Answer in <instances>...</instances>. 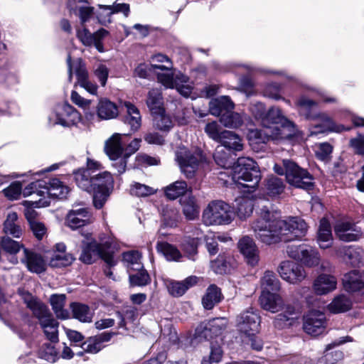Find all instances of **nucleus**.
I'll return each mask as SVG.
<instances>
[{
  "mask_svg": "<svg viewBox=\"0 0 364 364\" xmlns=\"http://www.w3.org/2000/svg\"><path fill=\"white\" fill-rule=\"evenodd\" d=\"M279 219L269 210H262L261 217L252 225L255 237L266 245L276 244L283 241L280 228L276 225Z\"/></svg>",
  "mask_w": 364,
  "mask_h": 364,
  "instance_id": "39448f33",
  "label": "nucleus"
},
{
  "mask_svg": "<svg viewBox=\"0 0 364 364\" xmlns=\"http://www.w3.org/2000/svg\"><path fill=\"white\" fill-rule=\"evenodd\" d=\"M74 258L70 254H55L50 261L53 267H66L72 264Z\"/></svg>",
  "mask_w": 364,
  "mask_h": 364,
  "instance_id": "69168bd1",
  "label": "nucleus"
},
{
  "mask_svg": "<svg viewBox=\"0 0 364 364\" xmlns=\"http://www.w3.org/2000/svg\"><path fill=\"white\" fill-rule=\"evenodd\" d=\"M1 248L10 255L18 253L23 247L20 242L14 240L8 236H4L0 242Z\"/></svg>",
  "mask_w": 364,
  "mask_h": 364,
  "instance_id": "052dcab7",
  "label": "nucleus"
},
{
  "mask_svg": "<svg viewBox=\"0 0 364 364\" xmlns=\"http://www.w3.org/2000/svg\"><path fill=\"white\" fill-rule=\"evenodd\" d=\"M198 238L186 237L182 244L183 251L188 255L190 259L195 260V256L197 254L198 246Z\"/></svg>",
  "mask_w": 364,
  "mask_h": 364,
  "instance_id": "338daca9",
  "label": "nucleus"
},
{
  "mask_svg": "<svg viewBox=\"0 0 364 364\" xmlns=\"http://www.w3.org/2000/svg\"><path fill=\"white\" fill-rule=\"evenodd\" d=\"M238 248L245 257L248 264L256 266L259 260V250L254 240L245 236L238 242Z\"/></svg>",
  "mask_w": 364,
  "mask_h": 364,
  "instance_id": "412c9836",
  "label": "nucleus"
},
{
  "mask_svg": "<svg viewBox=\"0 0 364 364\" xmlns=\"http://www.w3.org/2000/svg\"><path fill=\"white\" fill-rule=\"evenodd\" d=\"M220 122L228 128H237L242 124V119L240 114L234 112H225L221 115Z\"/></svg>",
  "mask_w": 364,
  "mask_h": 364,
  "instance_id": "6e6d98bb",
  "label": "nucleus"
},
{
  "mask_svg": "<svg viewBox=\"0 0 364 364\" xmlns=\"http://www.w3.org/2000/svg\"><path fill=\"white\" fill-rule=\"evenodd\" d=\"M336 284L337 281L333 276L323 274L315 279L314 289L317 294H326L336 289Z\"/></svg>",
  "mask_w": 364,
  "mask_h": 364,
  "instance_id": "cd10ccee",
  "label": "nucleus"
},
{
  "mask_svg": "<svg viewBox=\"0 0 364 364\" xmlns=\"http://www.w3.org/2000/svg\"><path fill=\"white\" fill-rule=\"evenodd\" d=\"M260 317L252 309L242 312L236 318V326L243 335H250L251 332H258Z\"/></svg>",
  "mask_w": 364,
  "mask_h": 364,
  "instance_id": "dca6fc26",
  "label": "nucleus"
},
{
  "mask_svg": "<svg viewBox=\"0 0 364 364\" xmlns=\"http://www.w3.org/2000/svg\"><path fill=\"white\" fill-rule=\"evenodd\" d=\"M65 299V294H52L50 297L52 309L57 318L60 319H67L70 317L68 311L64 308Z\"/></svg>",
  "mask_w": 364,
  "mask_h": 364,
  "instance_id": "a19ab883",
  "label": "nucleus"
},
{
  "mask_svg": "<svg viewBox=\"0 0 364 364\" xmlns=\"http://www.w3.org/2000/svg\"><path fill=\"white\" fill-rule=\"evenodd\" d=\"M188 191L187 183L184 181H177L165 189V193L167 198L174 200L183 195Z\"/></svg>",
  "mask_w": 364,
  "mask_h": 364,
  "instance_id": "3c124183",
  "label": "nucleus"
},
{
  "mask_svg": "<svg viewBox=\"0 0 364 364\" xmlns=\"http://www.w3.org/2000/svg\"><path fill=\"white\" fill-rule=\"evenodd\" d=\"M351 301L343 295L336 297L328 305L330 311L340 313L349 310L351 307Z\"/></svg>",
  "mask_w": 364,
  "mask_h": 364,
  "instance_id": "5fc2aeb1",
  "label": "nucleus"
},
{
  "mask_svg": "<svg viewBox=\"0 0 364 364\" xmlns=\"http://www.w3.org/2000/svg\"><path fill=\"white\" fill-rule=\"evenodd\" d=\"M156 250L169 261H178L182 257L180 251L176 247L167 242H158Z\"/></svg>",
  "mask_w": 364,
  "mask_h": 364,
  "instance_id": "09e8293b",
  "label": "nucleus"
},
{
  "mask_svg": "<svg viewBox=\"0 0 364 364\" xmlns=\"http://www.w3.org/2000/svg\"><path fill=\"white\" fill-rule=\"evenodd\" d=\"M47 338L53 343L58 342L59 323L52 316L40 323Z\"/></svg>",
  "mask_w": 364,
  "mask_h": 364,
  "instance_id": "c03bdc74",
  "label": "nucleus"
},
{
  "mask_svg": "<svg viewBox=\"0 0 364 364\" xmlns=\"http://www.w3.org/2000/svg\"><path fill=\"white\" fill-rule=\"evenodd\" d=\"M96 112L97 117L102 120L115 119L119 115L117 105L105 97L99 100L96 106Z\"/></svg>",
  "mask_w": 364,
  "mask_h": 364,
  "instance_id": "393cba45",
  "label": "nucleus"
},
{
  "mask_svg": "<svg viewBox=\"0 0 364 364\" xmlns=\"http://www.w3.org/2000/svg\"><path fill=\"white\" fill-rule=\"evenodd\" d=\"M126 108V115L124 117V124H128L133 132H136L141 127V117L138 108L130 102L122 103Z\"/></svg>",
  "mask_w": 364,
  "mask_h": 364,
  "instance_id": "bb28decb",
  "label": "nucleus"
},
{
  "mask_svg": "<svg viewBox=\"0 0 364 364\" xmlns=\"http://www.w3.org/2000/svg\"><path fill=\"white\" fill-rule=\"evenodd\" d=\"M176 159L181 172L187 178H193L203 158L200 150H189L183 146L176 151Z\"/></svg>",
  "mask_w": 364,
  "mask_h": 364,
  "instance_id": "9b49d317",
  "label": "nucleus"
},
{
  "mask_svg": "<svg viewBox=\"0 0 364 364\" xmlns=\"http://www.w3.org/2000/svg\"><path fill=\"white\" fill-rule=\"evenodd\" d=\"M299 317V310L298 306L287 303L284 305L283 312L275 317L274 326L278 329L289 328L297 322Z\"/></svg>",
  "mask_w": 364,
  "mask_h": 364,
  "instance_id": "aec40b11",
  "label": "nucleus"
},
{
  "mask_svg": "<svg viewBox=\"0 0 364 364\" xmlns=\"http://www.w3.org/2000/svg\"><path fill=\"white\" fill-rule=\"evenodd\" d=\"M38 356L50 363H55L58 359V353L51 343H43L38 350Z\"/></svg>",
  "mask_w": 364,
  "mask_h": 364,
  "instance_id": "603ef678",
  "label": "nucleus"
},
{
  "mask_svg": "<svg viewBox=\"0 0 364 364\" xmlns=\"http://www.w3.org/2000/svg\"><path fill=\"white\" fill-rule=\"evenodd\" d=\"M262 128L250 131L249 138L255 143H266L269 140L291 139L296 136V125L282 114L279 107H272L262 119Z\"/></svg>",
  "mask_w": 364,
  "mask_h": 364,
  "instance_id": "f257e3e1",
  "label": "nucleus"
},
{
  "mask_svg": "<svg viewBox=\"0 0 364 364\" xmlns=\"http://www.w3.org/2000/svg\"><path fill=\"white\" fill-rule=\"evenodd\" d=\"M23 255L21 262L29 272L40 274L46 271V262L41 255L26 248L23 249Z\"/></svg>",
  "mask_w": 364,
  "mask_h": 364,
  "instance_id": "5701e85b",
  "label": "nucleus"
},
{
  "mask_svg": "<svg viewBox=\"0 0 364 364\" xmlns=\"http://www.w3.org/2000/svg\"><path fill=\"white\" fill-rule=\"evenodd\" d=\"M230 132L234 136L233 137H228V139H225L227 143L225 144L223 141H220L219 143L221 144L220 146L225 147V149L233 151H240L243 149L244 144L243 140L240 135L237 134L230 131Z\"/></svg>",
  "mask_w": 364,
  "mask_h": 364,
  "instance_id": "680f3d73",
  "label": "nucleus"
},
{
  "mask_svg": "<svg viewBox=\"0 0 364 364\" xmlns=\"http://www.w3.org/2000/svg\"><path fill=\"white\" fill-rule=\"evenodd\" d=\"M173 82L174 88H176L181 95L185 97H188L191 95L193 86L188 76L179 73L173 76Z\"/></svg>",
  "mask_w": 364,
  "mask_h": 364,
  "instance_id": "a18cd8bd",
  "label": "nucleus"
},
{
  "mask_svg": "<svg viewBox=\"0 0 364 364\" xmlns=\"http://www.w3.org/2000/svg\"><path fill=\"white\" fill-rule=\"evenodd\" d=\"M28 308H29L34 315L38 319L39 323L52 316L48 307L42 302L36 299L31 298L26 300Z\"/></svg>",
  "mask_w": 364,
  "mask_h": 364,
  "instance_id": "4c0bfd02",
  "label": "nucleus"
},
{
  "mask_svg": "<svg viewBox=\"0 0 364 364\" xmlns=\"http://www.w3.org/2000/svg\"><path fill=\"white\" fill-rule=\"evenodd\" d=\"M224 148L220 145L218 146L214 152L213 158L218 166L223 168H228L231 166L232 162L230 159V154Z\"/></svg>",
  "mask_w": 364,
  "mask_h": 364,
  "instance_id": "13d9d810",
  "label": "nucleus"
},
{
  "mask_svg": "<svg viewBox=\"0 0 364 364\" xmlns=\"http://www.w3.org/2000/svg\"><path fill=\"white\" fill-rule=\"evenodd\" d=\"M51 124H60L63 127H70L80 121V113L72 106L64 105L58 107L53 117H50Z\"/></svg>",
  "mask_w": 364,
  "mask_h": 364,
  "instance_id": "a211bd4d",
  "label": "nucleus"
},
{
  "mask_svg": "<svg viewBox=\"0 0 364 364\" xmlns=\"http://www.w3.org/2000/svg\"><path fill=\"white\" fill-rule=\"evenodd\" d=\"M99 11L95 12V16L101 25L107 26L112 23V11L107 5L98 4Z\"/></svg>",
  "mask_w": 364,
  "mask_h": 364,
  "instance_id": "0e129e2a",
  "label": "nucleus"
},
{
  "mask_svg": "<svg viewBox=\"0 0 364 364\" xmlns=\"http://www.w3.org/2000/svg\"><path fill=\"white\" fill-rule=\"evenodd\" d=\"M3 231L4 233L9 234L16 238H19L21 236L23 230L16 212L8 213L4 223Z\"/></svg>",
  "mask_w": 364,
  "mask_h": 364,
  "instance_id": "72a5a7b5",
  "label": "nucleus"
},
{
  "mask_svg": "<svg viewBox=\"0 0 364 364\" xmlns=\"http://www.w3.org/2000/svg\"><path fill=\"white\" fill-rule=\"evenodd\" d=\"M114 186V179L108 171L92 175V191L95 208H101L109 196Z\"/></svg>",
  "mask_w": 364,
  "mask_h": 364,
  "instance_id": "6e6552de",
  "label": "nucleus"
},
{
  "mask_svg": "<svg viewBox=\"0 0 364 364\" xmlns=\"http://www.w3.org/2000/svg\"><path fill=\"white\" fill-rule=\"evenodd\" d=\"M276 225L280 228L284 242L302 237L305 235L308 229L306 222L299 217H291L287 220L279 219V223Z\"/></svg>",
  "mask_w": 364,
  "mask_h": 364,
  "instance_id": "4468645a",
  "label": "nucleus"
},
{
  "mask_svg": "<svg viewBox=\"0 0 364 364\" xmlns=\"http://www.w3.org/2000/svg\"><path fill=\"white\" fill-rule=\"evenodd\" d=\"M287 181L296 188L311 190L314 187L313 177L306 170L290 160H283Z\"/></svg>",
  "mask_w": 364,
  "mask_h": 364,
  "instance_id": "9d476101",
  "label": "nucleus"
},
{
  "mask_svg": "<svg viewBox=\"0 0 364 364\" xmlns=\"http://www.w3.org/2000/svg\"><path fill=\"white\" fill-rule=\"evenodd\" d=\"M146 104L152 114L164 110L163 97L160 89L153 88L147 93Z\"/></svg>",
  "mask_w": 364,
  "mask_h": 364,
  "instance_id": "79ce46f5",
  "label": "nucleus"
},
{
  "mask_svg": "<svg viewBox=\"0 0 364 364\" xmlns=\"http://www.w3.org/2000/svg\"><path fill=\"white\" fill-rule=\"evenodd\" d=\"M220 289L215 284L210 285L202 298V304L205 309H212L222 300Z\"/></svg>",
  "mask_w": 364,
  "mask_h": 364,
  "instance_id": "e433bc0d",
  "label": "nucleus"
},
{
  "mask_svg": "<svg viewBox=\"0 0 364 364\" xmlns=\"http://www.w3.org/2000/svg\"><path fill=\"white\" fill-rule=\"evenodd\" d=\"M238 217L245 219L250 216L253 210V201L247 197H240L235 200Z\"/></svg>",
  "mask_w": 364,
  "mask_h": 364,
  "instance_id": "8fccbe9b",
  "label": "nucleus"
},
{
  "mask_svg": "<svg viewBox=\"0 0 364 364\" xmlns=\"http://www.w3.org/2000/svg\"><path fill=\"white\" fill-rule=\"evenodd\" d=\"M264 291H278L280 289V282L274 272L267 271L261 279Z\"/></svg>",
  "mask_w": 364,
  "mask_h": 364,
  "instance_id": "864d4df0",
  "label": "nucleus"
},
{
  "mask_svg": "<svg viewBox=\"0 0 364 364\" xmlns=\"http://www.w3.org/2000/svg\"><path fill=\"white\" fill-rule=\"evenodd\" d=\"M317 242L322 249L330 247L333 243L331 227L326 218H322L320 221L317 232Z\"/></svg>",
  "mask_w": 364,
  "mask_h": 364,
  "instance_id": "7c9ffc66",
  "label": "nucleus"
},
{
  "mask_svg": "<svg viewBox=\"0 0 364 364\" xmlns=\"http://www.w3.org/2000/svg\"><path fill=\"white\" fill-rule=\"evenodd\" d=\"M140 271L135 274L129 275V282L132 286H145L150 282V277L144 269Z\"/></svg>",
  "mask_w": 364,
  "mask_h": 364,
  "instance_id": "774afa93",
  "label": "nucleus"
},
{
  "mask_svg": "<svg viewBox=\"0 0 364 364\" xmlns=\"http://www.w3.org/2000/svg\"><path fill=\"white\" fill-rule=\"evenodd\" d=\"M335 233L337 237L344 242H352L358 240L361 232L356 228V226L348 221H338L334 227Z\"/></svg>",
  "mask_w": 364,
  "mask_h": 364,
  "instance_id": "4be33fe9",
  "label": "nucleus"
},
{
  "mask_svg": "<svg viewBox=\"0 0 364 364\" xmlns=\"http://www.w3.org/2000/svg\"><path fill=\"white\" fill-rule=\"evenodd\" d=\"M157 189L154 187L137 182L132 184L130 188L131 194L137 197H147L154 195Z\"/></svg>",
  "mask_w": 364,
  "mask_h": 364,
  "instance_id": "bf43d9fd",
  "label": "nucleus"
},
{
  "mask_svg": "<svg viewBox=\"0 0 364 364\" xmlns=\"http://www.w3.org/2000/svg\"><path fill=\"white\" fill-rule=\"evenodd\" d=\"M198 278L196 276H190L184 280L178 282L170 280L167 282V289L171 295L175 297L181 296L191 287L197 284Z\"/></svg>",
  "mask_w": 364,
  "mask_h": 364,
  "instance_id": "a878e982",
  "label": "nucleus"
},
{
  "mask_svg": "<svg viewBox=\"0 0 364 364\" xmlns=\"http://www.w3.org/2000/svg\"><path fill=\"white\" fill-rule=\"evenodd\" d=\"M285 184L283 180L275 176H270L265 180V191L270 197H276L284 193Z\"/></svg>",
  "mask_w": 364,
  "mask_h": 364,
  "instance_id": "37998d69",
  "label": "nucleus"
},
{
  "mask_svg": "<svg viewBox=\"0 0 364 364\" xmlns=\"http://www.w3.org/2000/svg\"><path fill=\"white\" fill-rule=\"evenodd\" d=\"M180 203L186 219L192 220L198 217L199 206L193 196H182L180 199Z\"/></svg>",
  "mask_w": 364,
  "mask_h": 364,
  "instance_id": "f704fd0d",
  "label": "nucleus"
},
{
  "mask_svg": "<svg viewBox=\"0 0 364 364\" xmlns=\"http://www.w3.org/2000/svg\"><path fill=\"white\" fill-rule=\"evenodd\" d=\"M138 317V309L133 306H124L121 311L116 312L119 328H126L128 323L134 322Z\"/></svg>",
  "mask_w": 364,
  "mask_h": 364,
  "instance_id": "ea45409f",
  "label": "nucleus"
},
{
  "mask_svg": "<svg viewBox=\"0 0 364 364\" xmlns=\"http://www.w3.org/2000/svg\"><path fill=\"white\" fill-rule=\"evenodd\" d=\"M73 317L82 323H91L94 316V311L90 308L82 303L73 302L70 305Z\"/></svg>",
  "mask_w": 364,
  "mask_h": 364,
  "instance_id": "473e14b6",
  "label": "nucleus"
},
{
  "mask_svg": "<svg viewBox=\"0 0 364 364\" xmlns=\"http://www.w3.org/2000/svg\"><path fill=\"white\" fill-rule=\"evenodd\" d=\"M153 114L154 124L157 129L168 131L173 127V122L171 117L165 113L164 109Z\"/></svg>",
  "mask_w": 364,
  "mask_h": 364,
  "instance_id": "4d7b16f0",
  "label": "nucleus"
},
{
  "mask_svg": "<svg viewBox=\"0 0 364 364\" xmlns=\"http://www.w3.org/2000/svg\"><path fill=\"white\" fill-rule=\"evenodd\" d=\"M304 330L313 336L321 334L326 328L325 315L318 311H311L304 317Z\"/></svg>",
  "mask_w": 364,
  "mask_h": 364,
  "instance_id": "6ab92c4d",
  "label": "nucleus"
},
{
  "mask_svg": "<svg viewBox=\"0 0 364 364\" xmlns=\"http://www.w3.org/2000/svg\"><path fill=\"white\" fill-rule=\"evenodd\" d=\"M162 226L176 227L180 218L178 210L173 207L166 205L162 209Z\"/></svg>",
  "mask_w": 364,
  "mask_h": 364,
  "instance_id": "49530a36",
  "label": "nucleus"
},
{
  "mask_svg": "<svg viewBox=\"0 0 364 364\" xmlns=\"http://www.w3.org/2000/svg\"><path fill=\"white\" fill-rule=\"evenodd\" d=\"M108 34L109 32L104 28H100L93 33H91L85 26L82 29L77 30V37L85 46H92L96 38H105Z\"/></svg>",
  "mask_w": 364,
  "mask_h": 364,
  "instance_id": "58836bf2",
  "label": "nucleus"
},
{
  "mask_svg": "<svg viewBox=\"0 0 364 364\" xmlns=\"http://www.w3.org/2000/svg\"><path fill=\"white\" fill-rule=\"evenodd\" d=\"M204 131L210 139L217 142L223 141L225 144H228L225 139L234 136L230 131L222 130L220 125L216 122L208 123Z\"/></svg>",
  "mask_w": 364,
  "mask_h": 364,
  "instance_id": "2f4dec72",
  "label": "nucleus"
},
{
  "mask_svg": "<svg viewBox=\"0 0 364 364\" xmlns=\"http://www.w3.org/2000/svg\"><path fill=\"white\" fill-rule=\"evenodd\" d=\"M68 186L58 178H50L48 181H36L30 183L23 191V195L32 196L38 207H46L50 205V198L63 199L69 193Z\"/></svg>",
  "mask_w": 364,
  "mask_h": 364,
  "instance_id": "f03ea898",
  "label": "nucleus"
},
{
  "mask_svg": "<svg viewBox=\"0 0 364 364\" xmlns=\"http://www.w3.org/2000/svg\"><path fill=\"white\" fill-rule=\"evenodd\" d=\"M126 134L119 133L114 134L105 143V151L109 159L112 161V166L119 173H122L126 170L127 156L123 154L122 137Z\"/></svg>",
  "mask_w": 364,
  "mask_h": 364,
  "instance_id": "1a4fd4ad",
  "label": "nucleus"
},
{
  "mask_svg": "<svg viewBox=\"0 0 364 364\" xmlns=\"http://www.w3.org/2000/svg\"><path fill=\"white\" fill-rule=\"evenodd\" d=\"M100 242H97L92 237L90 233L85 235V240H82V250L80 260L86 264H92L97 258L103 259L109 267L114 266L116 261L113 256V239L108 236L100 235Z\"/></svg>",
  "mask_w": 364,
  "mask_h": 364,
  "instance_id": "7ed1b4c3",
  "label": "nucleus"
},
{
  "mask_svg": "<svg viewBox=\"0 0 364 364\" xmlns=\"http://www.w3.org/2000/svg\"><path fill=\"white\" fill-rule=\"evenodd\" d=\"M296 106L300 114L304 116L308 119L317 121V124H315V129H318V130L314 131V134L326 132L339 133L350 130V128H346L342 124H336L327 114L316 112L317 102L305 96H301L298 99Z\"/></svg>",
  "mask_w": 364,
  "mask_h": 364,
  "instance_id": "20e7f679",
  "label": "nucleus"
},
{
  "mask_svg": "<svg viewBox=\"0 0 364 364\" xmlns=\"http://www.w3.org/2000/svg\"><path fill=\"white\" fill-rule=\"evenodd\" d=\"M92 173L85 169H80L75 172V179L77 186L85 191H91L92 185Z\"/></svg>",
  "mask_w": 364,
  "mask_h": 364,
  "instance_id": "de8ad7c7",
  "label": "nucleus"
},
{
  "mask_svg": "<svg viewBox=\"0 0 364 364\" xmlns=\"http://www.w3.org/2000/svg\"><path fill=\"white\" fill-rule=\"evenodd\" d=\"M341 252L344 254V259L352 266L359 267L364 263V252L359 247L346 246L341 249Z\"/></svg>",
  "mask_w": 364,
  "mask_h": 364,
  "instance_id": "c9c22d12",
  "label": "nucleus"
},
{
  "mask_svg": "<svg viewBox=\"0 0 364 364\" xmlns=\"http://www.w3.org/2000/svg\"><path fill=\"white\" fill-rule=\"evenodd\" d=\"M232 180L237 186L255 189L260 180L257 163L250 158H239L232 168Z\"/></svg>",
  "mask_w": 364,
  "mask_h": 364,
  "instance_id": "423d86ee",
  "label": "nucleus"
},
{
  "mask_svg": "<svg viewBox=\"0 0 364 364\" xmlns=\"http://www.w3.org/2000/svg\"><path fill=\"white\" fill-rule=\"evenodd\" d=\"M234 217L231 206L223 200L210 202L203 213V221L207 225H228Z\"/></svg>",
  "mask_w": 364,
  "mask_h": 364,
  "instance_id": "0eeeda50",
  "label": "nucleus"
},
{
  "mask_svg": "<svg viewBox=\"0 0 364 364\" xmlns=\"http://www.w3.org/2000/svg\"><path fill=\"white\" fill-rule=\"evenodd\" d=\"M259 303L263 309L275 313L281 309L283 300L277 294L263 291L259 297Z\"/></svg>",
  "mask_w": 364,
  "mask_h": 364,
  "instance_id": "c85d7f7f",
  "label": "nucleus"
},
{
  "mask_svg": "<svg viewBox=\"0 0 364 364\" xmlns=\"http://www.w3.org/2000/svg\"><path fill=\"white\" fill-rule=\"evenodd\" d=\"M227 321L223 318H213L207 323H201L196 330L194 340L201 342L203 340L212 339L220 336L226 328Z\"/></svg>",
  "mask_w": 364,
  "mask_h": 364,
  "instance_id": "2eb2a0df",
  "label": "nucleus"
},
{
  "mask_svg": "<svg viewBox=\"0 0 364 364\" xmlns=\"http://www.w3.org/2000/svg\"><path fill=\"white\" fill-rule=\"evenodd\" d=\"M151 67L154 70H170L172 68V63L170 59L163 54L159 53L152 57Z\"/></svg>",
  "mask_w": 364,
  "mask_h": 364,
  "instance_id": "e2e57ef3",
  "label": "nucleus"
},
{
  "mask_svg": "<svg viewBox=\"0 0 364 364\" xmlns=\"http://www.w3.org/2000/svg\"><path fill=\"white\" fill-rule=\"evenodd\" d=\"M343 285L348 292L358 291L364 287V276L358 270H353L343 276Z\"/></svg>",
  "mask_w": 364,
  "mask_h": 364,
  "instance_id": "c756f323",
  "label": "nucleus"
},
{
  "mask_svg": "<svg viewBox=\"0 0 364 364\" xmlns=\"http://www.w3.org/2000/svg\"><path fill=\"white\" fill-rule=\"evenodd\" d=\"M286 252L289 257L307 267H316L321 262V256L317 249L306 244L288 245Z\"/></svg>",
  "mask_w": 364,
  "mask_h": 364,
  "instance_id": "f8f14e48",
  "label": "nucleus"
},
{
  "mask_svg": "<svg viewBox=\"0 0 364 364\" xmlns=\"http://www.w3.org/2000/svg\"><path fill=\"white\" fill-rule=\"evenodd\" d=\"M66 61L68 71V81H72L73 72L74 71L77 80V83L90 94L95 95L97 90V86L89 80L88 72L82 59L77 58L72 61L70 55H68Z\"/></svg>",
  "mask_w": 364,
  "mask_h": 364,
  "instance_id": "ddd939ff",
  "label": "nucleus"
},
{
  "mask_svg": "<svg viewBox=\"0 0 364 364\" xmlns=\"http://www.w3.org/2000/svg\"><path fill=\"white\" fill-rule=\"evenodd\" d=\"M90 223V215L85 208L73 209L68 212L65 224L73 230L80 228Z\"/></svg>",
  "mask_w": 364,
  "mask_h": 364,
  "instance_id": "b1692460",
  "label": "nucleus"
},
{
  "mask_svg": "<svg viewBox=\"0 0 364 364\" xmlns=\"http://www.w3.org/2000/svg\"><path fill=\"white\" fill-rule=\"evenodd\" d=\"M278 272L284 280L290 284L299 283L306 277V271L302 266L289 260L281 262Z\"/></svg>",
  "mask_w": 364,
  "mask_h": 364,
  "instance_id": "f3484780",
  "label": "nucleus"
}]
</instances>
